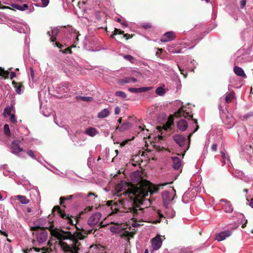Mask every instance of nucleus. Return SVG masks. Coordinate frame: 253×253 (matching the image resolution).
I'll list each match as a JSON object with an SVG mask.
<instances>
[{
  "mask_svg": "<svg viewBox=\"0 0 253 253\" xmlns=\"http://www.w3.org/2000/svg\"><path fill=\"white\" fill-rule=\"evenodd\" d=\"M59 33V30L57 28H54L51 29L50 31L48 32V34L50 37V40L51 42H54L56 41V37Z\"/></svg>",
  "mask_w": 253,
  "mask_h": 253,
  "instance_id": "nucleus-22",
  "label": "nucleus"
},
{
  "mask_svg": "<svg viewBox=\"0 0 253 253\" xmlns=\"http://www.w3.org/2000/svg\"><path fill=\"white\" fill-rule=\"evenodd\" d=\"M96 198H97V196L95 195V194L93 193H89L87 195L85 194L84 200L86 202L93 203Z\"/></svg>",
  "mask_w": 253,
  "mask_h": 253,
  "instance_id": "nucleus-27",
  "label": "nucleus"
},
{
  "mask_svg": "<svg viewBox=\"0 0 253 253\" xmlns=\"http://www.w3.org/2000/svg\"><path fill=\"white\" fill-rule=\"evenodd\" d=\"M221 154L222 158L223 159V165L226 164L227 162H229V157L227 155H226L224 152L222 151L221 152Z\"/></svg>",
  "mask_w": 253,
  "mask_h": 253,
  "instance_id": "nucleus-35",
  "label": "nucleus"
},
{
  "mask_svg": "<svg viewBox=\"0 0 253 253\" xmlns=\"http://www.w3.org/2000/svg\"><path fill=\"white\" fill-rule=\"evenodd\" d=\"M167 184L156 186L146 181L145 184L141 183L139 186H129L125 181H121L115 187L116 195L118 197L124 196L118 202L113 203L112 201L107 202V205L111 207L112 211H124L125 209L124 199H130L131 201V207L128 208L133 215L134 221L131 223L133 227H138L142 224L138 222H147L149 220V209L148 208H142L141 206L145 201V198L149 195H152L159 190V186H163Z\"/></svg>",
  "mask_w": 253,
  "mask_h": 253,
  "instance_id": "nucleus-1",
  "label": "nucleus"
},
{
  "mask_svg": "<svg viewBox=\"0 0 253 253\" xmlns=\"http://www.w3.org/2000/svg\"><path fill=\"white\" fill-rule=\"evenodd\" d=\"M27 154L30 157H31L32 159H34V160H37L36 159V157L34 154V152H33V151H32V150L31 149H28L27 150V151L26 150V152L25 153V154Z\"/></svg>",
  "mask_w": 253,
  "mask_h": 253,
  "instance_id": "nucleus-37",
  "label": "nucleus"
},
{
  "mask_svg": "<svg viewBox=\"0 0 253 253\" xmlns=\"http://www.w3.org/2000/svg\"><path fill=\"white\" fill-rule=\"evenodd\" d=\"M142 27L145 29H147L151 27V25L149 23H144L142 25Z\"/></svg>",
  "mask_w": 253,
  "mask_h": 253,
  "instance_id": "nucleus-59",
  "label": "nucleus"
},
{
  "mask_svg": "<svg viewBox=\"0 0 253 253\" xmlns=\"http://www.w3.org/2000/svg\"><path fill=\"white\" fill-rule=\"evenodd\" d=\"M15 91L18 94H20L22 92V85L20 83H16L14 81L12 82Z\"/></svg>",
  "mask_w": 253,
  "mask_h": 253,
  "instance_id": "nucleus-29",
  "label": "nucleus"
},
{
  "mask_svg": "<svg viewBox=\"0 0 253 253\" xmlns=\"http://www.w3.org/2000/svg\"><path fill=\"white\" fill-rule=\"evenodd\" d=\"M71 199H73V197H72V195H69V196H67V197H61L60 198V204L61 205L62 204L63 200H71Z\"/></svg>",
  "mask_w": 253,
  "mask_h": 253,
  "instance_id": "nucleus-43",
  "label": "nucleus"
},
{
  "mask_svg": "<svg viewBox=\"0 0 253 253\" xmlns=\"http://www.w3.org/2000/svg\"><path fill=\"white\" fill-rule=\"evenodd\" d=\"M73 199L76 200H84L85 194L82 193H77L72 195Z\"/></svg>",
  "mask_w": 253,
  "mask_h": 253,
  "instance_id": "nucleus-32",
  "label": "nucleus"
},
{
  "mask_svg": "<svg viewBox=\"0 0 253 253\" xmlns=\"http://www.w3.org/2000/svg\"><path fill=\"white\" fill-rule=\"evenodd\" d=\"M217 148V145L216 143H213L212 144L211 147V149L212 151H214V152L216 151Z\"/></svg>",
  "mask_w": 253,
  "mask_h": 253,
  "instance_id": "nucleus-53",
  "label": "nucleus"
},
{
  "mask_svg": "<svg viewBox=\"0 0 253 253\" xmlns=\"http://www.w3.org/2000/svg\"><path fill=\"white\" fill-rule=\"evenodd\" d=\"M47 239V232L43 228H40L37 233V240L39 243H42Z\"/></svg>",
  "mask_w": 253,
  "mask_h": 253,
  "instance_id": "nucleus-12",
  "label": "nucleus"
},
{
  "mask_svg": "<svg viewBox=\"0 0 253 253\" xmlns=\"http://www.w3.org/2000/svg\"><path fill=\"white\" fill-rule=\"evenodd\" d=\"M12 29L20 33H26L29 31L28 26L24 23H16L12 25Z\"/></svg>",
  "mask_w": 253,
  "mask_h": 253,
  "instance_id": "nucleus-10",
  "label": "nucleus"
},
{
  "mask_svg": "<svg viewBox=\"0 0 253 253\" xmlns=\"http://www.w3.org/2000/svg\"><path fill=\"white\" fill-rule=\"evenodd\" d=\"M175 116L176 117H179L182 116H184L185 118L189 117V118L193 117L192 115L190 114V112L187 110L186 107H181L175 113Z\"/></svg>",
  "mask_w": 253,
  "mask_h": 253,
  "instance_id": "nucleus-14",
  "label": "nucleus"
},
{
  "mask_svg": "<svg viewBox=\"0 0 253 253\" xmlns=\"http://www.w3.org/2000/svg\"><path fill=\"white\" fill-rule=\"evenodd\" d=\"M220 202L225 203V205L222 206L225 212L231 213L233 211V208L232 205L226 199H222L220 200Z\"/></svg>",
  "mask_w": 253,
  "mask_h": 253,
  "instance_id": "nucleus-18",
  "label": "nucleus"
},
{
  "mask_svg": "<svg viewBox=\"0 0 253 253\" xmlns=\"http://www.w3.org/2000/svg\"><path fill=\"white\" fill-rule=\"evenodd\" d=\"M28 8V5L27 4H24L22 5H21V11H24Z\"/></svg>",
  "mask_w": 253,
  "mask_h": 253,
  "instance_id": "nucleus-56",
  "label": "nucleus"
},
{
  "mask_svg": "<svg viewBox=\"0 0 253 253\" xmlns=\"http://www.w3.org/2000/svg\"><path fill=\"white\" fill-rule=\"evenodd\" d=\"M234 73L238 76L246 77L244 70L240 67L235 66L234 68Z\"/></svg>",
  "mask_w": 253,
  "mask_h": 253,
  "instance_id": "nucleus-28",
  "label": "nucleus"
},
{
  "mask_svg": "<svg viewBox=\"0 0 253 253\" xmlns=\"http://www.w3.org/2000/svg\"><path fill=\"white\" fill-rule=\"evenodd\" d=\"M173 163V168L175 169H178L181 165V162L180 159L177 157H171Z\"/></svg>",
  "mask_w": 253,
  "mask_h": 253,
  "instance_id": "nucleus-25",
  "label": "nucleus"
},
{
  "mask_svg": "<svg viewBox=\"0 0 253 253\" xmlns=\"http://www.w3.org/2000/svg\"><path fill=\"white\" fill-rule=\"evenodd\" d=\"M21 141L18 140L12 141L10 148V152L19 157L24 158L26 157V150L21 147Z\"/></svg>",
  "mask_w": 253,
  "mask_h": 253,
  "instance_id": "nucleus-5",
  "label": "nucleus"
},
{
  "mask_svg": "<svg viewBox=\"0 0 253 253\" xmlns=\"http://www.w3.org/2000/svg\"><path fill=\"white\" fill-rule=\"evenodd\" d=\"M123 32H124L123 31H121V30L118 29H116V28L114 30V34L115 35L120 34L123 33Z\"/></svg>",
  "mask_w": 253,
  "mask_h": 253,
  "instance_id": "nucleus-61",
  "label": "nucleus"
},
{
  "mask_svg": "<svg viewBox=\"0 0 253 253\" xmlns=\"http://www.w3.org/2000/svg\"><path fill=\"white\" fill-rule=\"evenodd\" d=\"M12 6L16 9H18V10H20V8H21V5L18 4H13L12 5Z\"/></svg>",
  "mask_w": 253,
  "mask_h": 253,
  "instance_id": "nucleus-58",
  "label": "nucleus"
},
{
  "mask_svg": "<svg viewBox=\"0 0 253 253\" xmlns=\"http://www.w3.org/2000/svg\"><path fill=\"white\" fill-rule=\"evenodd\" d=\"M15 197L22 204H27L29 203L30 201L24 196L18 195L16 196Z\"/></svg>",
  "mask_w": 253,
  "mask_h": 253,
  "instance_id": "nucleus-30",
  "label": "nucleus"
},
{
  "mask_svg": "<svg viewBox=\"0 0 253 253\" xmlns=\"http://www.w3.org/2000/svg\"><path fill=\"white\" fill-rule=\"evenodd\" d=\"M75 227L77 228V230L73 234L70 231H64L57 229L51 231L52 236L59 240V244L64 252L78 253L79 250L78 241L84 238V234L91 233L92 232L91 230L88 231L85 229L81 230L78 229L77 226H75Z\"/></svg>",
  "mask_w": 253,
  "mask_h": 253,
  "instance_id": "nucleus-3",
  "label": "nucleus"
},
{
  "mask_svg": "<svg viewBox=\"0 0 253 253\" xmlns=\"http://www.w3.org/2000/svg\"><path fill=\"white\" fill-rule=\"evenodd\" d=\"M124 58L127 60L129 61L131 63H133L134 62V58L130 55H125L124 56Z\"/></svg>",
  "mask_w": 253,
  "mask_h": 253,
  "instance_id": "nucleus-42",
  "label": "nucleus"
},
{
  "mask_svg": "<svg viewBox=\"0 0 253 253\" xmlns=\"http://www.w3.org/2000/svg\"><path fill=\"white\" fill-rule=\"evenodd\" d=\"M10 121L11 122L15 124L17 123V120L16 119L15 116L14 114H11L10 115Z\"/></svg>",
  "mask_w": 253,
  "mask_h": 253,
  "instance_id": "nucleus-48",
  "label": "nucleus"
},
{
  "mask_svg": "<svg viewBox=\"0 0 253 253\" xmlns=\"http://www.w3.org/2000/svg\"><path fill=\"white\" fill-rule=\"evenodd\" d=\"M231 235V231L229 230L222 231L216 235V240L218 241L224 240L226 237L230 236Z\"/></svg>",
  "mask_w": 253,
  "mask_h": 253,
  "instance_id": "nucleus-17",
  "label": "nucleus"
},
{
  "mask_svg": "<svg viewBox=\"0 0 253 253\" xmlns=\"http://www.w3.org/2000/svg\"><path fill=\"white\" fill-rule=\"evenodd\" d=\"M75 227L77 228V230L73 234L70 231H64L57 229L51 231L52 236L59 240V244L64 252L78 253L79 250L78 241L84 238V234L91 233L92 232L91 230L88 231L85 229L81 230L78 229L77 226H75Z\"/></svg>",
  "mask_w": 253,
  "mask_h": 253,
  "instance_id": "nucleus-2",
  "label": "nucleus"
},
{
  "mask_svg": "<svg viewBox=\"0 0 253 253\" xmlns=\"http://www.w3.org/2000/svg\"><path fill=\"white\" fill-rule=\"evenodd\" d=\"M155 93L159 96H163L165 95L166 91L163 86H159L156 88Z\"/></svg>",
  "mask_w": 253,
  "mask_h": 253,
  "instance_id": "nucleus-34",
  "label": "nucleus"
},
{
  "mask_svg": "<svg viewBox=\"0 0 253 253\" xmlns=\"http://www.w3.org/2000/svg\"><path fill=\"white\" fill-rule=\"evenodd\" d=\"M175 37V34L173 32L169 31L167 32L164 34L162 37L161 41L162 42H168L173 40Z\"/></svg>",
  "mask_w": 253,
  "mask_h": 253,
  "instance_id": "nucleus-16",
  "label": "nucleus"
},
{
  "mask_svg": "<svg viewBox=\"0 0 253 253\" xmlns=\"http://www.w3.org/2000/svg\"><path fill=\"white\" fill-rule=\"evenodd\" d=\"M110 115V111L105 108L99 112L97 114V117L99 119H103L108 117Z\"/></svg>",
  "mask_w": 253,
  "mask_h": 253,
  "instance_id": "nucleus-26",
  "label": "nucleus"
},
{
  "mask_svg": "<svg viewBox=\"0 0 253 253\" xmlns=\"http://www.w3.org/2000/svg\"><path fill=\"white\" fill-rule=\"evenodd\" d=\"M9 72L7 71H5L3 69L0 67V76H1L3 77L6 78L8 76Z\"/></svg>",
  "mask_w": 253,
  "mask_h": 253,
  "instance_id": "nucleus-39",
  "label": "nucleus"
},
{
  "mask_svg": "<svg viewBox=\"0 0 253 253\" xmlns=\"http://www.w3.org/2000/svg\"><path fill=\"white\" fill-rule=\"evenodd\" d=\"M128 90L131 92L133 93H139L140 92V88H134L131 87L128 88Z\"/></svg>",
  "mask_w": 253,
  "mask_h": 253,
  "instance_id": "nucleus-44",
  "label": "nucleus"
},
{
  "mask_svg": "<svg viewBox=\"0 0 253 253\" xmlns=\"http://www.w3.org/2000/svg\"><path fill=\"white\" fill-rule=\"evenodd\" d=\"M152 89V87H140V92H145L149 91Z\"/></svg>",
  "mask_w": 253,
  "mask_h": 253,
  "instance_id": "nucleus-49",
  "label": "nucleus"
},
{
  "mask_svg": "<svg viewBox=\"0 0 253 253\" xmlns=\"http://www.w3.org/2000/svg\"><path fill=\"white\" fill-rule=\"evenodd\" d=\"M221 118L222 119L223 123L226 126L227 128H231L235 124V120L232 115L227 113L226 114H222Z\"/></svg>",
  "mask_w": 253,
  "mask_h": 253,
  "instance_id": "nucleus-9",
  "label": "nucleus"
},
{
  "mask_svg": "<svg viewBox=\"0 0 253 253\" xmlns=\"http://www.w3.org/2000/svg\"><path fill=\"white\" fill-rule=\"evenodd\" d=\"M166 210L165 211V216H164L162 214L159 213L160 217H164L165 218H173L175 216V212L172 208L169 207V206H165Z\"/></svg>",
  "mask_w": 253,
  "mask_h": 253,
  "instance_id": "nucleus-15",
  "label": "nucleus"
},
{
  "mask_svg": "<svg viewBox=\"0 0 253 253\" xmlns=\"http://www.w3.org/2000/svg\"><path fill=\"white\" fill-rule=\"evenodd\" d=\"M128 80L131 81V83H135L137 81V80L133 77H128Z\"/></svg>",
  "mask_w": 253,
  "mask_h": 253,
  "instance_id": "nucleus-63",
  "label": "nucleus"
},
{
  "mask_svg": "<svg viewBox=\"0 0 253 253\" xmlns=\"http://www.w3.org/2000/svg\"><path fill=\"white\" fill-rule=\"evenodd\" d=\"M101 217V214L100 212L94 213L91 216L88 218L87 220V223L91 226H93L98 224Z\"/></svg>",
  "mask_w": 253,
  "mask_h": 253,
  "instance_id": "nucleus-11",
  "label": "nucleus"
},
{
  "mask_svg": "<svg viewBox=\"0 0 253 253\" xmlns=\"http://www.w3.org/2000/svg\"><path fill=\"white\" fill-rule=\"evenodd\" d=\"M60 51H62L64 53H69L70 54L72 53V50H71V48L69 47L66 48L64 50H62L61 49H60Z\"/></svg>",
  "mask_w": 253,
  "mask_h": 253,
  "instance_id": "nucleus-50",
  "label": "nucleus"
},
{
  "mask_svg": "<svg viewBox=\"0 0 253 253\" xmlns=\"http://www.w3.org/2000/svg\"><path fill=\"white\" fill-rule=\"evenodd\" d=\"M30 79H31L32 81H34V71L32 68H30Z\"/></svg>",
  "mask_w": 253,
  "mask_h": 253,
  "instance_id": "nucleus-47",
  "label": "nucleus"
},
{
  "mask_svg": "<svg viewBox=\"0 0 253 253\" xmlns=\"http://www.w3.org/2000/svg\"><path fill=\"white\" fill-rule=\"evenodd\" d=\"M92 206L86 207L85 209H84V211H82V213H86L88 211H90L92 210Z\"/></svg>",
  "mask_w": 253,
  "mask_h": 253,
  "instance_id": "nucleus-51",
  "label": "nucleus"
},
{
  "mask_svg": "<svg viewBox=\"0 0 253 253\" xmlns=\"http://www.w3.org/2000/svg\"><path fill=\"white\" fill-rule=\"evenodd\" d=\"M162 239L160 236H157L151 240V245L153 250H159L162 245Z\"/></svg>",
  "mask_w": 253,
  "mask_h": 253,
  "instance_id": "nucleus-13",
  "label": "nucleus"
},
{
  "mask_svg": "<svg viewBox=\"0 0 253 253\" xmlns=\"http://www.w3.org/2000/svg\"><path fill=\"white\" fill-rule=\"evenodd\" d=\"M79 36L78 32L74 30L71 34V41L73 42V44L72 45L71 47L74 48L76 47L77 42L78 41L79 39L78 37Z\"/></svg>",
  "mask_w": 253,
  "mask_h": 253,
  "instance_id": "nucleus-23",
  "label": "nucleus"
},
{
  "mask_svg": "<svg viewBox=\"0 0 253 253\" xmlns=\"http://www.w3.org/2000/svg\"><path fill=\"white\" fill-rule=\"evenodd\" d=\"M84 133L89 136L94 137L98 134L99 132L95 128L89 127L85 130Z\"/></svg>",
  "mask_w": 253,
  "mask_h": 253,
  "instance_id": "nucleus-21",
  "label": "nucleus"
},
{
  "mask_svg": "<svg viewBox=\"0 0 253 253\" xmlns=\"http://www.w3.org/2000/svg\"><path fill=\"white\" fill-rule=\"evenodd\" d=\"M247 54L244 49H239L234 55L235 64H239L245 62L246 61Z\"/></svg>",
  "mask_w": 253,
  "mask_h": 253,
  "instance_id": "nucleus-8",
  "label": "nucleus"
},
{
  "mask_svg": "<svg viewBox=\"0 0 253 253\" xmlns=\"http://www.w3.org/2000/svg\"><path fill=\"white\" fill-rule=\"evenodd\" d=\"M3 130L4 134L7 136H9L10 135V131L9 126L7 124H5L3 126Z\"/></svg>",
  "mask_w": 253,
  "mask_h": 253,
  "instance_id": "nucleus-38",
  "label": "nucleus"
},
{
  "mask_svg": "<svg viewBox=\"0 0 253 253\" xmlns=\"http://www.w3.org/2000/svg\"><path fill=\"white\" fill-rule=\"evenodd\" d=\"M246 3V0H241L240 1L241 8H243Z\"/></svg>",
  "mask_w": 253,
  "mask_h": 253,
  "instance_id": "nucleus-55",
  "label": "nucleus"
},
{
  "mask_svg": "<svg viewBox=\"0 0 253 253\" xmlns=\"http://www.w3.org/2000/svg\"><path fill=\"white\" fill-rule=\"evenodd\" d=\"M43 6L46 7L49 3V0H41Z\"/></svg>",
  "mask_w": 253,
  "mask_h": 253,
  "instance_id": "nucleus-54",
  "label": "nucleus"
},
{
  "mask_svg": "<svg viewBox=\"0 0 253 253\" xmlns=\"http://www.w3.org/2000/svg\"><path fill=\"white\" fill-rule=\"evenodd\" d=\"M55 45L59 48H61L63 45L58 42L55 43Z\"/></svg>",
  "mask_w": 253,
  "mask_h": 253,
  "instance_id": "nucleus-64",
  "label": "nucleus"
},
{
  "mask_svg": "<svg viewBox=\"0 0 253 253\" xmlns=\"http://www.w3.org/2000/svg\"><path fill=\"white\" fill-rule=\"evenodd\" d=\"M173 124V122L172 120L170 118H169L167 121L166 125L164 126V129L167 130L168 128H170Z\"/></svg>",
  "mask_w": 253,
  "mask_h": 253,
  "instance_id": "nucleus-36",
  "label": "nucleus"
},
{
  "mask_svg": "<svg viewBox=\"0 0 253 253\" xmlns=\"http://www.w3.org/2000/svg\"><path fill=\"white\" fill-rule=\"evenodd\" d=\"M235 97V93L233 92L226 93L225 97V101L226 103H230Z\"/></svg>",
  "mask_w": 253,
  "mask_h": 253,
  "instance_id": "nucleus-31",
  "label": "nucleus"
},
{
  "mask_svg": "<svg viewBox=\"0 0 253 253\" xmlns=\"http://www.w3.org/2000/svg\"><path fill=\"white\" fill-rule=\"evenodd\" d=\"M12 106H7L5 108L3 111V116L5 118H7L8 116L11 115V112L12 110Z\"/></svg>",
  "mask_w": 253,
  "mask_h": 253,
  "instance_id": "nucleus-33",
  "label": "nucleus"
},
{
  "mask_svg": "<svg viewBox=\"0 0 253 253\" xmlns=\"http://www.w3.org/2000/svg\"><path fill=\"white\" fill-rule=\"evenodd\" d=\"M176 196V191L173 188H170L168 191H164L162 194V198L165 206L170 204Z\"/></svg>",
  "mask_w": 253,
  "mask_h": 253,
  "instance_id": "nucleus-6",
  "label": "nucleus"
},
{
  "mask_svg": "<svg viewBox=\"0 0 253 253\" xmlns=\"http://www.w3.org/2000/svg\"><path fill=\"white\" fill-rule=\"evenodd\" d=\"M131 126L132 124L130 122L126 121L121 125H118L116 128V129L120 131L123 132L129 129L131 127Z\"/></svg>",
  "mask_w": 253,
  "mask_h": 253,
  "instance_id": "nucleus-19",
  "label": "nucleus"
},
{
  "mask_svg": "<svg viewBox=\"0 0 253 253\" xmlns=\"http://www.w3.org/2000/svg\"><path fill=\"white\" fill-rule=\"evenodd\" d=\"M52 213L54 215L57 214L60 216L62 218L64 219L68 224H69L73 226H75L76 223L74 224V221L72 218L69 216V215L62 212L59 207H54L52 209Z\"/></svg>",
  "mask_w": 253,
  "mask_h": 253,
  "instance_id": "nucleus-7",
  "label": "nucleus"
},
{
  "mask_svg": "<svg viewBox=\"0 0 253 253\" xmlns=\"http://www.w3.org/2000/svg\"><path fill=\"white\" fill-rule=\"evenodd\" d=\"M115 95L117 96L121 97L123 98H125L126 97V94L122 91H117L115 92Z\"/></svg>",
  "mask_w": 253,
  "mask_h": 253,
  "instance_id": "nucleus-40",
  "label": "nucleus"
},
{
  "mask_svg": "<svg viewBox=\"0 0 253 253\" xmlns=\"http://www.w3.org/2000/svg\"><path fill=\"white\" fill-rule=\"evenodd\" d=\"M192 121H193L194 123L195 124L196 128L193 132L190 133L188 135L187 139H186V138L185 136L180 134L175 135L173 136V138L174 141L180 147L184 148L187 141H188V145H189L190 137L191 136L192 133L196 131L199 128V126L198 125L197 120L196 119H192Z\"/></svg>",
  "mask_w": 253,
  "mask_h": 253,
  "instance_id": "nucleus-4",
  "label": "nucleus"
},
{
  "mask_svg": "<svg viewBox=\"0 0 253 253\" xmlns=\"http://www.w3.org/2000/svg\"><path fill=\"white\" fill-rule=\"evenodd\" d=\"M129 83H131V81L128 80V78H126L124 79L120 80L119 81V84H121V85H123V84H125Z\"/></svg>",
  "mask_w": 253,
  "mask_h": 253,
  "instance_id": "nucleus-41",
  "label": "nucleus"
},
{
  "mask_svg": "<svg viewBox=\"0 0 253 253\" xmlns=\"http://www.w3.org/2000/svg\"><path fill=\"white\" fill-rule=\"evenodd\" d=\"M61 86L59 87V88H61V90H65L66 89H68V84L64 83L61 84Z\"/></svg>",
  "mask_w": 253,
  "mask_h": 253,
  "instance_id": "nucleus-45",
  "label": "nucleus"
},
{
  "mask_svg": "<svg viewBox=\"0 0 253 253\" xmlns=\"http://www.w3.org/2000/svg\"><path fill=\"white\" fill-rule=\"evenodd\" d=\"M180 253H190V252L188 249H181Z\"/></svg>",
  "mask_w": 253,
  "mask_h": 253,
  "instance_id": "nucleus-62",
  "label": "nucleus"
},
{
  "mask_svg": "<svg viewBox=\"0 0 253 253\" xmlns=\"http://www.w3.org/2000/svg\"><path fill=\"white\" fill-rule=\"evenodd\" d=\"M177 127L181 131H185L188 127L187 122L184 119L180 120L177 123Z\"/></svg>",
  "mask_w": 253,
  "mask_h": 253,
  "instance_id": "nucleus-24",
  "label": "nucleus"
},
{
  "mask_svg": "<svg viewBox=\"0 0 253 253\" xmlns=\"http://www.w3.org/2000/svg\"><path fill=\"white\" fill-rule=\"evenodd\" d=\"M168 50L169 52L173 53H180V51L179 50L176 49H173L171 50V49L170 48H168Z\"/></svg>",
  "mask_w": 253,
  "mask_h": 253,
  "instance_id": "nucleus-57",
  "label": "nucleus"
},
{
  "mask_svg": "<svg viewBox=\"0 0 253 253\" xmlns=\"http://www.w3.org/2000/svg\"><path fill=\"white\" fill-rule=\"evenodd\" d=\"M178 67L179 68V71L181 72V74H182L184 77H186V73L185 72V71L183 69H182L181 67L179 66H178Z\"/></svg>",
  "mask_w": 253,
  "mask_h": 253,
  "instance_id": "nucleus-52",
  "label": "nucleus"
},
{
  "mask_svg": "<svg viewBox=\"0 0 253 253\" xmlns=\"http://www.w3.org/2000/svg\"><path fill=\"white\" fill-rule=\"evenodd\" d=\"M136 131L138 133H142L143 135L144 139L148 137L149 136V130L145 128V126L143 125H140L138 128H136Z\"/></svg>",
  "mask_w": 253,
  "mask_h": 253,
  "instance_id": "nucleus-20",
  "label": "nucleus"
},
{
  "mask_svg": "<svg viewBox=\"0 0 253 253\" xmlns=\"http://www.w3.org/2000/svg\"><path fill=\"white\" fill-rule=\"evenodd\" d=\"M80 98L83 100L84 101H90L92 100V97H88V96H81Z\"/></svg>",
  "mask_w": 253,
  "mask_h": 253,
  "instance_id": "nucleus-46",
  "label": "nucleus"
},
{
  "mask_svg": "<svg viewBox=\"0 0 253 253\" xmlns=\"http://www.w3.org/2000/svg\"><path fill=\"white\" fill-rule=\"evenodd\" d=\"M120 108L119 107H116L115 108V115H118L120 113Z\"/></svg>",
  "mask_w": 253,
  "mask_h": 253,
  "instance_id": "nucleus-60",
  "label": "nucleus"
}]
</instances>
